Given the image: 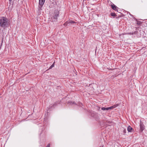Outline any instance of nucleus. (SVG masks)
<instances>
[{
	"instance_id": "obj_7",
	"label": "nucleus",
	"mask_w": 147,
	"mask_h": 147,
	"mask_svg": "<svg viewBox=\"0 0 147 147\" xmlns=\"http://www.w3.org/2000/svg\"><path fill=\"white\" fill-rule=\"evenodd\" d=\"M127 130L129 132H132L133 130V129L131 126L129 125L127 127Z\"/></svg>"
},
{
	"instance_id": "obj_12",
	"label": "nucleus",
	"mask_w": 147,
	"mask_h": 147,
	"mask_svg": "<svg viewBox=\"0 0 147 147\" xmlns=\"http://www.w3.org/2000/svg\"><path fill=\"white\" fill-rule=\"evenodd\" d=\"M68 103L70 104H75V102H73L72 101H70L69 102H68Z\"/></svg>"
},
{
	"instance_id": "obj_11",
	"label": "nucleus",
	"mask_w": 147,
	"mask_h": 147,
	"mask_svg": "<svg viewBox=\"0 0 147 147\" xmlns=\"http://www.w3.org/2000/svg\"><path fill=\"white\" fill-rule=\"evenodd\" d=\"M55 62L53 63L52 64V65L49 67V69H51L52 67H53L54 66V63Z\"/></svg>"
},
{
	"instance_id": "obj_9",
	"label": "nucleus",
	"mask_w": 147,
	"mask_h": 147,
	"mask_svg": "<svg viewBox=\"0 0 147 147\" xmlns=\"http://www.w3.org/2000/svg\"><path fill=\"white\" fill-rule=\"evenodd\" d=\"M75 22L73 21L72 20H70L68 22V24H72L73 23H75Z\"/></svg>"
},
{
	"instance_id": "obj_13",
	"label": "nucleus",
	"mask_w": 147,
	"mask_h": 147,
	"mask_svg": "<svg viewBox=\"0 0 147 147\" xmlns=\"http://www.w3.org/2000/svg\"><path fill=\"white\" fill-rule=\"evenodd\" d=\"M68 22H66L64 24V25H65V26H67L68 25Z\"/></svg>"
},
{
	"instance_id": "obj_15",
	"label": "nucleus",
	"mask_w": 147,
	"mask_h": 147,
	"mask_svg": "<svg viewBox=\"0 0 147 147\" xmlns=\"http://www.w3.org/2000/svg\"><path fill=\"white\" fill-rule=\"evenodd\" d=\"M123 132L124 133V134H125L126 133V130L125 129H124L123 130Z\"/></svg>"
},
{
	"instance_id": "obj_4",
	"label": "nucleus",
	"mask_w": 147,
	"mask_h": 147,
	"mask_svg": "<svg viewBox=\"0 0 147 147\" xmlns=\"http://www.w3.org/2000/svg\"><path fill=\"white\" fill-rule=\"evenodd\" d=\"M115 107V106H112L111 107H107V108H105V107H102L101 108V109L102 110H108L109 109H113Z\"/></svg>"
},
{
	"instance_id": "obj_17",
	"label": "nucleus",
	"mask_w": 147,
	"mask_h": 147,
	"mask_svg": "<svg viewBox=\"0 0 147 147\" xmlns=\"http://www.w3.org/2000/svg\"><path fill=\"white\" fill-rule=\"evenodd\" d=\"M11 0H9V1H11Z\"/></svg>"
},
{
	"instance_id": "obj_3",
	"label": "nucleus",
	"mask_w": 147,
	"mask_h": 147,
	"mask_svg": "<svg viewBox=\"0 0 147 147\" xmlns=\"http://www.w3.org/2000/svg\"><path fill=\"white\" fill-rule=\"evenodd\" d=\"M39 5L38 8V9L39 11H40L42 9V8L45 3V0H39Z\"/></svg>"
},
{
	"instance_id": "obj_16",
	"label": "nucleus",
	"mask_w": 147,
	"mask_h": 147,
	"mask_svg": "<svg viewBox=\"0 0 147 147\" xmlns=\"http://www.w3.org/2000/svg\"><path fill=\"white\" fill-rule=\"evenodd\" d=\"M50 144H49L47 145L46 147H50Z\"/></svg>"
},
{
	"instance_id": "obj_1",
	"label": "nucleus",
	"mask_w": 147,
	"mask_h": 147,
	"mask_svg": "<svg viewBox=\"0 0 147 147\" xmlns=\"http://www.w3.org/2000/svg\"><path fill=\"white\" fill-rule=\"evenodd\" d=\"M10 25L9 21L7 18L4 17L1 18L0 19V26L1 27L5 29L8 27Z\"/></svg>"
},
{
	"instance_id": "obj_8",
	"label": "nucleus",
	"mask_w": 147,
	"mask_h": 147,
	"mask_svg": "<svg viewBox=\"0 0 147 147\" xmlns=\"http://www.w3.org/2000/svg\"><path fill=\"white\" fill-rule=\"evenodd\" d=\"M134 33H127V34H124L123 33H122V34H121L119 36H121V35L122 34L123 35L125 34H129V35H133L134 34Z\"/></svg>"
},
{
	"instance_id": "obj_6",
	"label": "nucleus",
	"mask_w": 147,
	"mask_h": 147,
	"mask_svg": "<svg viewBox=\"0 0 147 147\" xmlns=\"http://www.w3.org/2000/svg\"><path fill=\"white\" fill-rule=\"evenodd\" d=\"M111 7H112V9H113L115 11H118V9H117L118 8L116 5H114V4H113V5H111Z\"/></svg>"
},
{
	"instance_id": "obj_10",
	"label": "nucleus",
	"mask_w": 147,
	"mask_h": 147,
	"mask_svg": "<svg viewBox=\"0 0 147 147\" xmlns=\"http://www.w3.org/2000/svg\"><path fill=\"white\" fill-rule=\"evenodd\" d=\"M111 16H116V14L115 13H111Z\"/></svg>"
},
{
	"instance_id": "obj_18",
	"label": "nucleus",
	"mask_w": 147,
	"mask_h": 147,
	"mask_svg": "<svg viewBox=\"0 0 147 147\" xmlns=\"http://www.w3.org/2000/svg\"><path fill=\"white\" fill-rule=\"evenodd\" d=\"M100 147H103V146H100Z\"/></svg>"
},
{
	"instance_id": "obj_2",
	"label": "nucleus",
	"mask_w": 147,
	"mask_h": 147,
	"mask_svg": "<svg viewBox=\"0 0 147 147\" xmlns=\"http://www.w3.org/2000/svg\"><path fill=\"white\" fill-rule=\"evenodd\" d=\"M59 16V12L57 10L55 11L51 18V20L52 22L57 21V17Z\"/></svg>"
},
{
	"instance_id": "obj_14",
	"label": "nucleus",
	"mask_w": 147,
	"mask_h": 147,
	"mask_svg": "<svg viewBox=\"0 0 147 147\" xmlns=\"http://www.w3.org/2000/svg\"><path fill=\"white\" fill-rule=\"evenodd\" d=\"M137 24L138 25H140L141 24V23L140 22H137Z\"/></svg>"
},
{
	"instance_id": "obj_5",
	"label": "nucleus",
	"mask_w": 147,
	"mask_h": 147,
	"mask_svg": "<svg viewBox=\"0 0 147 147\" xmlns=\"http://www.w3.org/2000/svg\"><path fill=\"white\" fill-rule=\"evenodd\" d=\"M140 129L141 131H142L144 129V125L142 123H140Z\"/></svg>"
}]
</instances>
